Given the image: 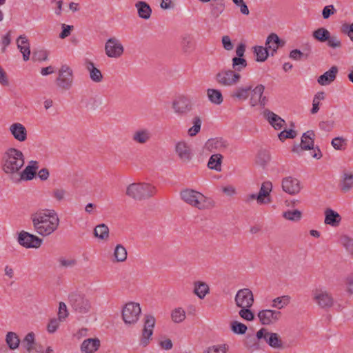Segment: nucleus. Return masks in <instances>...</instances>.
Wrapping results in <instances>:
<instances>
[{
    "label": "nucleus",
    "mask_w": 353,
    "mask_h": 353,
    "mask_svg": "<svg viewBox=\"0 0 353 353\" xmlns=\"http://www.w3.org/2000/svg\"><path fill=\"white\" fill-rule=\"evenodd\" d=\"M34 231L42 236H48L55 232L59 225L60 220L54 210H39L31 217Z\"/></svg>",
    "instance_id": "obj_1"
},
{
    "label": "nucleus",
    "mask_w": 353,
    "mask_h": 353,
    "mask_svg": "<svg viewBox=\"0 0 353 353\" xmlns=\"http://www.w3.org/2000/svg\"><path fill=\"white\" fill-rule=\"evenodd\" d=\"M181 196L186 203L201 210L211 209L215 206V202L212 199L192 189L181 191Z\"/></svg>",
    "instance_id": "obj_2"
},
{
    "label": "nucleus",
    "mask_w": 353,
    "mask_h": 353,
    "mask_svg": "<svg viewBox=\"0 0 353 353\" xmlns=\"http://www.w3.org/2000/svg\"><path fill=\"white\" fill-rule=\"evenodd\" d=\"M156 192V188L148 183H132L126 189V194L138 201L149 199L153 196Z\"/></svg>",
    "instance_id": "obj_3"
},
{
    "label": "nucleus",
    "mask_w": 353,
    "mask_h": 353,
    "mask_svg": "<svg viewBox=\"0 0 353 353\" xmlns=\"http://www.w3.org/2000/svg\"><path fill=\"white\" fill-rule=\"evenodd\" d=\"M69 304L74 311L81 314H85L92 310L90 300L83 294L73 292L69 296Z\"/></svg>",
    "instance_id": "obj_4"
},
{
    "label": "nucleus",
    "mask_w": 353,
    "mask_h": 353,
    "mask_svg": "<svg viewBox=\"0 0 353 353\" xmlns=\"http://www.w3.org/2000/svg\"><path fill=\"white\" fill-rule=\"evenodd\" d=\"M73 83L72 70L67 65H63L59 70L56 84L63 90H70Z\"/></svg>",
    "instance_id": "obj_5"
},
{
    "label": "nucleus",
    "mask_w": 353,
    "mask_h": 353,
    "mask_svg": "<svg viewBox=\"0 0 353 353\" xmlns=\"http://www.w3.org/2000/svg\"><path fill=\"white\" fill-rule=\"evenodd\" d=\"M141 312L139 303L130 302L122 310V319L126 324H134L137 322Z\"/></svg>",
    "instance_id": "obj_6"
},
{
    "label": "nucleus",
    "mask_w": 353,
    "mask_h": 353,
    "mask_svg": "<svg viewBox=\"0 0 353 353\" xmlns=\"http://www.w3.org/2000/svg\"><path fill=\"white\" fill-rule=\"evenodd\" d=\"M241 77L239 72H235L232 70H223L216 74L215 79L221 85L232 86L239 83Z\"/></svg>",
    "instance_id": "obj_7"
},
{
    "label": "nucleus",
    "mask_w": 353,
    "mask_h": 353,
    "mask_svg": "<svg viewBox=\"0 0 353 353\" xmlns=\"http://www.w3.org/2000/svg\"><path fill=\"white\" fill-rule=\"evenodd\" d=\"M312 299L321 308H330L334 304L332 294L322 288L312 290Z\"/></svg>",
    "instance_id": "obj_8"
},
{
    "label": "nucleus",
    "mask_w": 353,
    "mask_h": 353,
    "mask_svg": "<svg viewBox=\"0 0 353 353\" xmlns=\"http://www.w3.org/2000/svg\"><path fill=\"white\" fill-rule=\"evenodd\" d=\"M256 336L258 340H264L270 347L273 348H283V343L281 339L277 333L270 332L265 327L261 328L257 331Z\"/></svg>",
    "instance_id": "obj_9"
},
{
    "label": "nucleus",
    "mask_w": 353,
    "mask_h": 353,
    "mask_svg": "<svg viewBox=\"0 0 353 353\" xmlns=\"http://www.w3.org/2000/svg\"><path fill=\"white\" fill-rule=\"evenodd\" d=\"M23 164V156H4L3 158V170L7 174L17 172Z\"/></svg>",
    "instance_id": "obj_10"
},
{
    "label": "nucleus",
    "mask_w": 353,
    "mask_h": 353,
    "mask_svg": "<svg viewBox=\"0 0 353 353\" xmlns=\"http://www.w3.org/2000/svg\"><path fill=\"white\" fill-rule=\"evenodd\" d=\"M265 86L262 84H258L255 88H252L250 92L249 104L252 107L260 105L261 108H264L267 105L268 99L267 97L263 95Z\"/></svg>",
    "instance_id": "obj_11"
},
{
    "label": "nucleus",
    "mask_w": 353,
    "mask_h": 353,
    "mask_svg": "<svg viewBox=\"0 0 353 353\" xmlns=\"http://www.w3.org/2000/svg\"><path fill=\"white\" fill-rule=\"evenodd\" d=\"M228 143L222 138H212L208 139L204 145V150L212 154H221L225 152L228 148Z\"/></svg>",
    "instance_id": "obj_12"
},
{
    "label": "nucleus",
    "mask_w": 353,
    "mask_h": 353,
    "mask_svg": "<svg viewBox=\"0 0 353 353\" xmlns=\"http://www.w3.org/2000/svg\"><path fill=\"white\" fill-rule=\"evenodd\" d=\"M172 108L175 113L185 115L192 109V101L190 98L184 95L179 96L172 102Z\"/></svg>",
    "instance_id": "obj_13"
},
{
    "label": "nucleus",
    "mask_w": 353,
    "mask_h": 353,
    "mask_svg": "<svg viewBox=\"0 0 353 353\" xmlns=\"http://www.w3.org/2000/svg\"><path fill=\"white\" fill-rule=\"evenodd\" d=\"M105 51L108 57L119 58L123 54L124 48L119 39L112 37L107 40Z\"/></svg>",
    "instance_id": "obj_14"
},
{
    "label": "nucleus",
    "mask_w": 353,
    "mask_h": 353,
    "mask_svg": "<svg viewBox=\"0 0 353 353\" xmlns=\"http://www.w3.org/2000/svg\"><path fill=\"white\" fill-rule=\"evenodd\" d=\"M18 242L26 248H38L41 245L42 239L28 232L21 231L19 234Z\"/></svg>",
    "instance_id": "obj_15"
},
{
    "label": "nucleus",
    "mask_w": 353,
    "mask_h": 353,
    "mask_svg": "<svg viewBox=\"0 0 353 353\" xmlns=\"http://www.w3.org/2000/svg\"><path fill=\"white\" fill-rule=\"evenodd\" d=\"M235 303L239 307H250L254 303L252 292L248 288L239 290L235 296Z\"/></svg>",
    "instance_id": "obj_16"
},
{
    "label": "nucleus",
    "mask_w": 353,
    "mask_h": 353,
    "mask_svg": "<svg viewBox=\"0 0 353 353\" xmlns=\"http://www.w3.org/2000/svg\"><path fill=\"white\" fill-rule=\"evenodd\" d=\"M155 325V319L152 315H145L144 327L142 331L141 344L145 347L148 345L149 341L153 334V329Z\"/></svg>",
    "instance_id": "obj_17"
},
{
    "label": "nucleus",
    "mask_w": 353,
    "mask_h": 353,
    "mask_svg": "<svg viewBox=\"0 0 353 353\" xmlns=\"http://www.w3.org/2000/svg\"><path fill=\"white\" fill-rule=\"evenodd\" d=\"M257 316L262 325H269L277 322L281 316V313L277 310H263L259 312Z\"/></svg>",
    "instance_id": "obj_18"
},
{
    "label": "nucleus",
    "mask_w": 353,
    "mask_h": 353,
    "mask_svg": "<svg viewBox=\"0 0 353 353\" xmlns=\"http://www.w3.org/2000/svg\"><path fill=\"white\" fill-rule=\"evenodd\" d=\"M282 189L290 195H295L301 192L302 186L299 179L292 176H287L282 180Z\"/></svg>",
    "instance_id": "obj_19"
},
{
    "label": "nucleus",
    "mask_w": 353,
    "mask_h": 353,
    "mask_svg": "<svg viewBox=\"0 0 353 353\" xmlns=\"http://www.w3.org/2000/svg\"><path fill=\"white\" fill-rule=\"evenodd\" d=\"M314 132L312 130H308L303 133L301 137V143L297 146H294L292 151L294 152H299V150H311L314 145Z\"/></svg>",
    "instance_id": "obj_20"
},
{
    "label": "nucleus",
    "mask_w": 353,
    "mask_h": 353,
    "mask_svg": "<svg viewBox=\"0 0 353 353\" xmlns=\"http://www.w3.org/2000/svg\"><path fill=\"white\" fill-rule=\"evenodd\" d=\"M83 65L88 71L90 78L93 82L100 83L103 81V77L101 70L95 66L92 61L85 59Z\"/></svg>",
    "instance_id": "obj_21"
},
{
    "label": "nucleus",
    "mask_w": 353,
    "mask_h": 353,
    "mask_svg": "<svg viewBox=\"0 0 353 353\" xmlns=\"http://www.w3.org/2000/svg\"><path fill=\"white\" fill-rule=\"evenodd\" d=\"M22 345L26 349L28 353H43V349L37 346L34 340V334L29 332L22 341Z\"/></svg>",
    "instance_id": "obj_22"
},
{
    "label": "nucleus",
    "mask_w": 353,
    "mask_h": 353,
    "mask_svg": "<svg viewBox=\"0 0 353 353\" xmlns=\"http://www.w3.org/2000/svg\"><path fill=\"white\" fill-rule=\"evenodd\" d=\"M17 48L23 54V59L25 61L30 59V44L27 37L24 34L20 35L16 41Z\"/></svg>",
    "instance_id": "obj_23"
},
{
    "label": "nucleus",
    "mask_w": 353,
    "mask_h": 353,
    "mask_svg": "<svg viewBox=\"0 0 353 353\" xmlns=\"http://www.w3.org/2000/svg\"><path fill=\"white\" fill-rule=\"evenodd\" d=\"M152 137L151 132L147 128H139L135 130L131 137L132 140L139 144L148 143Z\"/></svg>",
    "instance_id": "obj_24"
},
{
    "label": "nucleus",
    "mask_w": 353,
    "mask_h": 353,
    "mask_svg": "<svg viewBox=\"0 0 353 353\" xmlns=\"http://www.w3.org/2000/svg\"><path fill=\"white\" fill-rule=\"evenodd\" d=\"M263 116L276 130H281L285 123V121L282 118L268 109L263 111Z\"/></svg>",
    "instance_id": "obj_25"
},
{
    "label": "nucleus",
    "mask_w": 353,
    "mask_h": 353,
    "mask_svg": "<svg viewBox=\"0 0 353 353\" xmlns=\"http://www.w3.org/2000/svg\"><path fill=\"white\" fill-rule=\"evenodd\" d=\"M338 72V67L333 65L329 70L318 77L317 82L321 85H329L336 79Z\"/></svg>",
    "instance_id": "obj_26"
},
{
    "label": "nucleus",
    "mask_w": 353,
    "mask_h": 353,
    "mask_svg": "<svg viewBox=\"0 0 353 353\" xmlns=\"http://www.w3.org/2000/svg\"><path fill=\"white\" fill-rule=\"evenodd\" d=\"M272 190V183L270 181H264L258 193V197L263 204H269L272 202L270 192Z\"/></svg>",
    "instance_id": "obj_27"
},
{
    "label": "nucleus",
    "mask_w": 353,
    "mask_h": 353,
    "mask_svg": "<svg viewBox=\"0 0 353 353\" xmlns=\"http://www.w3.org/2000/svg\"><path fill=\"white\" fill-rule=\"evenodd\" d=\"M252 85L239 86L236 87L231 93L230 96L232 99L239 101H243L248 99Z\"/></svg>",
    "instance_id": "obj_28"
},
{
    "label": "nucleus",
    "mask_w": 353,
    "mask_h": 353,
    "mask_svg": "<svg viewBox=\"0 0 353 353\" xmlns=\"http://www.w3.org/2000/svg\"><path fill=\"white\" fill-rule=\"evenodd\" d=\"M180 46L183 54H190L195 49V43L191 34H185L181 36Z\"/></svg>",
    "instance_id": "obj_29"
},
{
    "label": "nucleus",
    "mask_w": 353,
    "mask_h": 353,
    "mask_svg": "<svg viewBox=\"0 0 353 353\" xmlns=\"http://www.w3.org/2000/svg\"><path fill=\"white\" fill-rule=\"evenodd\" d=\"M325 220L324 223L326 225H331L332 227H337L339 225L341 221V215L336 211L331 208L325 209Z\"/></svg>",
    "instance_id": "obj_30"
},
{
    "label": "nucleus",
    "mask_w": 353,
    "mask_h": 353,
    "mask_svg": "<svg viewBox=\"0 0 353 353\" xmlns=\"http://www.w3.org/2000/svg\"><path fill=\"white\" fill-rule=\"evenodd\" d=\"M101 345L100 340L97 338H90L84 340L81 345V351L83 353H94Z\"/></svg>",
    "instance_id": "obj_31"
},
{
    "label": "nucleus",
    "mask_w": 353,
    "mask_h": 353,
    "mask_svg": "<svg viewBox=\"0 0 353 353\" xmlns=\"http://www.w3.org/2000/svg\"><path fill=\"white\" fill-rule=\"evenodd\" d=\"M11 134L19 141H24L27 139V130L20 123H14L10 127Z\"/></svg>",
    "instance_id": "obj_32"
},
{
    "label": "nucleus",
    "mask_w": 353,
    "mask_h": 353,
    "mask_svg": "<svg viewBox=\"0 0 353 353\" xmlns=\"http://www.w3.org/2000/svg\"><path fill=\"white\" fill-rule=\"evenodd\" d=\"M39 168L37 161H31L30 164L21 173V178L26 180H31L34 178Z\"/></svg>",
    "instance_id": "obj_33"
},
{
    "label": "nucleus",
    "mask_w": 353,
    "mask_h": 353,
    "mask_svg": "<svg viewBox=\"0 0 353 353\" xmlns=\"http://www.w3.org/2000/svg\"><path fill=\"white\" fill-rule=\"evenodd\" d=\"M340 188L343 192H347L353 188V174L344 172L340 181Z\"/></svg>",
    "instance_id": "obj_34"
},
{
    "label": "nucleus",
    "mask_w": 353,
    "mask_h": 353,
    "mask_svg": "<svg viewBox=\"0 0 353 353\" xmlns=\"http://www.w3.org/2000/svg\"><path fill=\"white\" fill-rule=\"evenodd\" d=\"M137 9L138 14L140 18L148 19L152 13V9L149 4L145 1H138L135 4Z\"/></svg>",
    "instance_id": "obj_35"
},
{
    "label": "nucleus",
    "mask_w": 353,
    "mask_h": 353,
    "mask_svg": "<svg viewBox=\"0 0 353 353\" xmlns=\"http://www.w3.org/2000/svg\"><path fill=\"white\" fill-rule=\"evenodd\" d=\"M194 293L200 299H203L210 292L208 285L203 281H196L194 283Z\"/></svg>",
    "instance_id": "obj_36"
},
{
    "label": "nucleus",
    "mask_w": 353,
    "mask_h": 353,
    "mask_svg": "<svg viewBox=\"0 0 353 353\" xmlns=\"http://www.w3.org/2000/svg\"><path fill=\"white\" fill-rule=\"evenodd\" d=\"M207 96L209 101L215 105H220L223 101L222 93L219 90L208 88L207 90Z\"/></svg>",
    "instance_id": "obj_37"
},
{
    "label": "nucleus",
    "mask_w": 353,
    "mask_h": 353,
    "mask_svg": "<svg viewBox=\"0 0 353 353\" xmlns=\"http://www.w3.org/2000/svg\"><path fill=\"white\" fill-rule=\"evenodd\" d=\"M175 152L177 154H191L193 150L190 144L181 141L176 143Z\"/></svg>",
    "instance_id": "obj_38"
},
{
    "label": "nucleus",
    "mask_w": 353,
    "mask_h": 353,
    "mask_svg": "<svg viewBox=\"0 0 353 353\" xmlns=\"http://www.w3.org/2000/svg\"><path fill=\"white\" fill-rule=\"evenodd\" d=\"M330 32L325 28H319L312 32V37L316 41L323 43L329 39Z\"/></svg>",
    "instance_id": "obj_39"
},
{
    "label": "nucleus",
    "mask_w": 353,
    "mask_h": 353,
    "mask_svg": "<svg viewBox=\"0 0 353 353\" xmlns=\"http://www.w3.org/2000/svg\"><path fill=\"white\" fill-rule=\"evenodd\" d=\"M223 156H210L208 162V168L217 172L221 171Z\"/></svg>",
    "instance_id": "obj_40"
},
{
    "label": "nucleus",
    "mask_w": 353,
    "mask_h": 353,
    "mask_svg": "<svg viewBox=\"0 0 353 353\" xmlns=\"http://www.w3.org/2000/svg\"><path fill=\"white\" fill-rule=\"evenodd\" d=\"M6 343L11 350L17 349L20 343V339L15 332H9L6 334Z\"/></svg>",
    "instance_id": "obj_41"
},
{
    "label": "nucleus",
    "mask_w": 353,
    "mask_h": 353,
    "mask_svg": "<svg viewBox=\"0 0 353 353\" xmlns=\"http://www.w3.org/2000/svg\"><path fill=\"white\" fill-rule=\"evenodd\" d=\"M94 234L96 237L105 240L108 238L109 236V229L108 227L102 223L96 226L94 230Z\"/></svg>",
    "instance_id": "obj_42"
},
{
    "label": "nucleus",
    "mask_w": 353,
    "mask_h": 353,
    "mask_svg": "<svg viewBox=\"0 0 353 353\" xmlns=\"http://www.w3.org/2000/svg\"><path fill=\"white\" fill-rule=\"evenodd\" d=\"M127 251L126 249L121 244H118L114 251V256L115 261L123 262L127 259Z\"/></svg>",
    "instance_id": "obj_43"
},
{
    "label": "nucleus",
    "mask_w": 353,
    "mask_h": 353,
    "mask_svg": "<svg viewBox=\"0 0 353 353\" xmlns=\"http://www.w3.org/2000/svg\"><path fill=\"white\" fill-rule=\"evenodd\" d=\"M254 53L256 56V60L259 62L265 61L268 55V49L265 46V48L263 46H255L254 47Z\"/></svg>",
    "instance_id": "obj_44"
},
{
    "label": "nucleus",
    "mask_w": 353,
    "mask_h": 353,
    "mask_svg": "<svg viewBox=\"0 0 353 353\" xmlns=\"http://www.w3.org/2000/svg\"><path fill=\"white\" fill-rule=\"evenodd\" d=\"M275 36H276V33L270 34L265 42V46L268 48V50H271V56H274L279 48L277 46V42L274 41L275 38H273V37Z\"/></svg>",
    "instance_id": "obj_45"
},
{
    "label": "nucleus",
    "mask_w": 353,
    "mask_h": 353,
    "mask_svg": "<svg viewBox=\"0 0 353 353\" xmlns=\"http://www.w3.org/2000/svg\"><path fill=\"white\" fill-rule=\"evenodd\" d=\"M290 302V296L284 295L274 299L272 301V307L277 309H281L288 305Z\"/></svg>",
    "instance_id": "obj_46"
},
{
    "label": "nucleus",
    "mask_w": 353,
    "mask_h": 353,
    "mask_svg": "<svg viewBox=\"0 0 353 353\" xmlns=\"http://www.w3.org/2000/svg\"><path fill=\"white\" fill-rule=\"evenodd\" d=\"M185 316V312L181 307L175 308L171 314L172 320L176 323H179L183 321Z\"/></svg>",
    "instance_id": "obj_47"
},
{
    "label": "nucleus",
    "mask_w": 353,
    "mask_h": 353,
    "mask_svg": "<svg viewBox=\"0 0 353 353\" xmlns=\"http://www.w3.org/2000/svg\"><path fill=\"white\" fill-rule=\"evenodd\" d=\"M247 66V61L243 58L234 57L232 59V68L235 72H239Z\"/></svg>",
    "instance_id": "obj_48"
},
{
    "label": "nucleus",
    "mask_w": 353,
    "mask_h": 353,
    "mask_svg": "<svg viewBox=\"0 0 353 353\" xmlns=\"http://www.w3.org/2000/svg\"><path fill=\"white\" fill-rule=\"evenodd\" d=\"M193 126L189 128L188 133L190 137L196 136L200 131L201 127V119L199 117H195L192 119Z\"/></svg>",
    "instance_id": "obj_49"
},
{
    "label": "nucleus",
    "mask_w": 353,
    "mask_h": 353,
    "mask_svg": "<svg viewBox=\"0 0 353 353\" xmlns=\"http://www.w3.org/2000/svg\"><path fill=\"white\" fill-rule=\"evenodd\" d=\"M283 216L290 221H297L302 217V213L299 210H288L283 214Z\"/></svg>",
    "instance_id": "obj_50"
},
{
    "label": "nucleus",
    "mask_w": 353,
    "mask_h": 353,
    "mask_svg": "<svg viewBox=\"0 0 353 353\" xmlns=\"http://www.w3.org/2000/svg\"><path fill=\"white\" fill-rule=\"evenodd\" d=\"M347 143V141L346 139L338 137L334 138L331 143L334 149L343 151L346 148Z\"/></svg>",
    "instance_id": "obj_51"
},
{
    "label": "nucleus",
    "mask_w": 353,
    "mask_h": 353,
    "mask_svg": "<svg viewBox=\"0 0 353 353\" xmlns=\"http://www.w3.org/2000/svg\"><path fill=\"white\" fill-rule=\"evenodd\" d=\"M340 243L351 254H353V239L346 235L341 236L339 239Z\"/></svg>",
    "instance_id": "obj_52"
},
{
    "label": "nucleus",
    "mask_w": 353,
    "mask_h": 353,
    "mask_svg": "<svg viewBox=\"0 0 353 353\" xmlns=\"http://www.w3.org/2000/svg\"><path fill=\"white\" fill-rule=\"evenodd\" d=\"M231 330L235 334H243L246 332L248 327L245 324L234 321L231 323Z\"/></svg>",
    "instance_id": "obj_53"
},
{
    "label": "nucleus",
    "mask_w": 353,
    "mask_h": 353,
    "mask_svg": "<svg viewBox=\"0 0 353 353\" xmlns=\"http://www.w3.org/2000/svg\"><path fill=\"white\" fill-rule=\"evenodd\" d=\"M327 45L329 48L336 49L340 48L342 46V42L339 37L336 34H330L328 40H327Z\"/></svg>",
    "instance_id": "obj_54"
},
{
    "label": "nucleus",
    "mask_w": 353,
    "mask_h": 353,
    "mask_svg": "<svg viewBox=\"0 0 353 353\" xmlns=\"http://www.w3.org/2000/svg\"><path fill=\"white\" fill-rule=\"evenodd\" d=\"M228 345L226 344L212 345L208 347L203 353H226Z\"/></svg>",
    "instance_id": "obj_55"
},
{
    "label": "nucleus",
    "mask_w": 353,
    "mask_h": 353,
    "mask_svg": "<svg viewBox=\"0 0 353 353\" xmlns=\"http://www.w3.org/2000/svg\"><path fill=\"white\" fill-rule=\"evenodd\" d=\"M225 9L224 3L222 2L211 4V14L214 18H217L223 12Z\"/></svg>",
    "instance_id": "obj_56"
},
{
    "label": "nucleus",
    "mask_w": 353,
    "mask_h": 353,
    "mask_svg": "<svg viewBox=\"0 0 353 353\" xmlns=\"http://www.w3.org/2000/svg\"><path fill=\"white\" fill-rule=\"evenodd\" d=\"M297 135V133L295 130H283L279 134V138L281 141H285L286 139H294Z\"/></svg>",
    "instance_id": "obj_57"
},
{
    "label": "nucleus",
    "mask_w": 353,
    "mask_h": 353,
    "mask_svg": "<svg viewBox=\"0 0 353 353\" xmlns=\"http://www.w3.org/2000/svg\"><path fill=\"white\" fill-rule=\"evenodd\" d=\"M249 308L250 307H241L239 314L245 320L252 321L254 319V315Z\"/></svg>",
    "instance_id": "obj_58"
},
{
    "label": "nucleus",
    "mask_w": 353,
    "mask_h": 353,
    "mask_svg": "<svg viewBox=\"0 0 353 353\" xmlns=\"http://www.w3.org/2000/svg\"><path fill=\"white\" fill-rule=\"evenodd\" d=\"M341 31L343 34H347L350 40L353 41V23L352 24L343 23L341 27Z\"/></svg>",
    "instance_id": "obj_59"
},
{
    "label": "nucleus",
    "mask_w": 353,
    "mask_h": 353,
    "mask_svg": "<svg viewBox=\"0 0 353 353\" xmlns=\"http://www.w3.org/2000/svg\"><path fill=\"white\" fill-rule=\"evenodd\" d=\"M289 57L293 60L300 61L303 59H307V54H304L299 50H292L289 54Z\"/></svg>",
    "instance_id": "obj_60"
},
{
    "label": "nucleus",
    "mask_w": 353,
    "mask_h": 353,
    "mask_svg": "<svg viewBox=\"0 0 353 353\" xmlns=\"http://www.w3.org/2000/svg\"><path fill=\"white\" fill-rule=\"evenodd\" d=\"M68 316V312L67 310L66 305L63 302L59 303L58 318L59 320L62 321Z\"/></svg>",
    "instance_id": "obj_61"
},
{
    "label": "nucleus",
    "mask_w": 353,
    "mask_h": 353,
    "mask_svg": "<svg viewBox=\"0 0 353 353\" xmlns=\"http://www.w3.org/2000/svg\"><path fill=\"white\" fill-rule=\"evenodd\" d=\"M336 12L333 5L326 6L322 10V15L323 19H327L331 15Z\"/></svg>",
    "instance_id": "obj_62"
},
{
    "label": "nucleus",
    "mask_w": 353,
    "mask_h": 353,
    "mask_svg": "<svg viewBox=\"0 0 353 353\" xmlns=\"http://www.w3.org/2000/svg\"><path fill=\"white\" fill-rule=\"evenodd\" d=\"M221 42L223 47L225 50L230 51L234 48V44L232 42L231 39L229 36H223L221 39Z\"/></svg>",
    "instance_id": "obj_63"
},
{
    "label": "nucleus",
    "mask_w": 353,
    "mask_h": 353,
    "mask_svg": "<svg viewBox=\"0 0 353 353\" xmlns=\"http://www.w3.org/2000/svg\"><path fill=\"white\" fill-rule=\"evenodd\" d=\"M67 192L63 189H54L52 191V196L58 201H61L65 199Z\"/></svg>",
    "instance_id": "obj_64"
}]
</instances>
